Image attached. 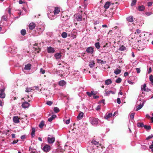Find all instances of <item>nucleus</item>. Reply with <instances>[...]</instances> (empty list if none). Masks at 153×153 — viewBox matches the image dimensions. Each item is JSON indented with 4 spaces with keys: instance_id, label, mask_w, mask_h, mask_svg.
<instances>
[{
    "instance_id": "nucleus-1",
    "label": "nucleus",
    "mask_w": 153,
    "mask_h": 153,
    "mask_svg": "<svg viewBox=\"0 0 153 153\" xmlns=\"http://www.w3.org/2000/svg\"><path fill=\"white\" fill-rule=\"evenodd\" d=\"M91 143L92 147L87 148V150L90 153H100L102 151V147L99 142L95 140H93Z\"/></svg>"
},
{
    "instance_id": "nucleus-2",
    "label": "nucleus",
    "mask_w": 153,
    "mask_h": 153,
    "mask_svg": "<svg viewBox=\"0 0 153 153\" xmlns=\"http://www.w3.org/2000/svg\"><path fill=\"white\" fill-rule=\"evenodd\" d=\"M60 12L59 9L58 7H55L53 11L52 12H51L49 13L48 16V17L51 19H53L57 17L58 15L59 14Z\"/></svg>"
},
{
    "instance_id": "nucleus-3",
    "label": "nucleus",
    "mask_w": 153,
    "mask_h": 153,
    "mask_svg": "<svg viewBox=\"0 0 153 153\" xmlns=\"http://www.w3.org/2000/svg\"><path fill=\"white\" fill-rule=\"evenodd\" d=\"M146 85L145 84H144L143 85H142L141 87V90L142 92V94L140 95L142 97H143L144 96L143 95L144 93L143 92V91H149L150 90L148 88H146Z\"/></svg>"
},
{
    "instance_id": "nucleus-4",
    "label": "nucleus",
    "mask_w": 153,
    "mask_h": 153,
    "mask_svg": "<svg viewBox=\"0 0 153 153\" xmlns=\"http://www.w3.org/2000/svg\"><path fill=\"white\" fill-rule=\"evenodd\" d=\"M77 34V30L76 29H74L73 30L71 33L68 34V36L72 39H74L76 38Z\"/></svg>"
},
{
    "instance_id": "nucleus-5",
    "label": "nucleus",
    "mask_w": 153,
    "mask_h": 153,
    "mask_svg": "<svg viewBox=\"0 0 153 153\" xmlns=\"http://www.w3.org/2000/svg\"><path fill=\"white\" fill-rule=\"evenodd\" d=\"M90 121L91 124L96 125L98 124V119L95 118H90Z\"/></svg>"
},
{
    "instance_id": "nucleus-6",
    "label": "nucleus",
    "mask_w": 153,
    "mask_h": 153,
    "mask_svg": "<svg viewBox=\"0 0 153 153\" xmlns=\"http://www.w3.org/2000/svg\"><path fill=\"white\" fill-rule=\"evenodd\" d=\"M55 72H56V73L57 75L60 76L61 77H62L63 76V71H56V70H55L54 69L53 71H52L50 73L51 74H54Z\"/></svg>"
},
{
    "instance_id": "nucleus-7",
    "label": "nucleus",
    "mask_w": 153,
    "mask_h": 153,
    "mask_svg": "<svg viewBox=\"0 0 153 153\" xmlns=\"http://www.w3.org/2000/svg\"><path fill=\"white\" fill-rule=\"evenodd\" d=\"M5 88H4L0 89V97L1 98H4L5 97V94L4 93Z\"/></svg>"
},
{
    "instance_id": "nucleus-8",
    "label": "nucleus",
    "mask_w": 153,
    "mask_h": 153,
    "mask_svg": "<svg viewBox=\"0 0 153 153\" xmlns=\"http://www.w3.org/2000/svg\"><path fill=\"white\" fill-rule=\"evenodd\" d=\"M82 20V16L81 15H78L74 19V23L76 25L77 23L76 22V21H81Z\"/></svg>"
},
{
    "instance_id": "nucleus-9",
    "label": "nucleus",
    "mask_w": 153,
    "mask_h": 153,
    "mask_svg": "<svg viewBox=\"0 0 153 153\" xmlns=\"http://www.w3.org/2000/svg\"><path fill=\"white\" fill-rule=\"evenodd\" d=\"M50 149L51 147L50 146L47 144L45 145L43 148V150L46 152H49Z\"/></svg>"
},
{
    "instance_id": "nucleus-10",
    "label": "nucleus",
    "mask_w": 153,
    "mask_h": 153,
    "mask_svg": "<svg viewBox=\"0 0 153 153\" xmlns=\"http://www.w3.org/2000/svg\"><path fill=\"white\" fill-rule=\"evenodd\" d=\"M76 3L75 0H68L67 3L68 5L72 6L74 5Z\"/></svg>"
},
{
    "instance_id": "nucleus-11",
    "label": "nucleus",
    "mask_w": 153,
    "mask_h": 153,
    "mask_svg": "<svg viewBox=\"0 0 153 153\" xmlns=\"http://www.w3.org/2000/svg\"><path fill=\"white\" fill-rule=\"evenodd\" d=\"M47 49L48 52L49 53H53L55 51L54 48L51 47H48Z\"/></svg>"
},
{
    "instance_id": "nucleus-12",
    "label": "nucleus",
    "mask_w": 153,
    "mask_h": 153,
    "mask_svg": "<svg viewBox=\"0 0 153 153\" xmlns=\"http://www.w3.org/2000/svg\"><path fill=\"white\" fill-rule=\"evenodd\" d=\"M48 142L49 144L53 143L55 141V138L54 137H48L47 138Z\"/></svg>"
},
{
    "instance_id": "nucleus-13",
    "label": "nucleus",
    "mask_w": 153,
    "mask_h": 153,
    "mask_svg": "<svg viewBox=\"0 0 153 153\" xmlns=\"http://www.w3.org/2000/svg\"><path fill=\"white\" fill-rule=\"evenodd\" d=\"M86 52L92 54L94 51V48L92 47H90L88 48L86 50Z\"/></svg>"
},
{
    "instance_id": "nucleus-14",
    "label": "nucleus",
    "mask_w": 153,
    "mask_h": 153,
    "mask_svg": "<svg viewBox=\"0 0 153 153\" xmlns=\"http://www.w3.org/2000/svg\"><path fill=\"white\" fill-rule=\"evenodd\" d=\"M20 119V117H18V116H14L13 117V121L15 123H17L20 122L19 121Z\"/></svg>"
},
{
    "instance_id": "nucleus-15",
    "label": "nucleus",
    "mask_w": 153,
    "mask_h": 153,
    "mask_svg": "<svg viewBox=\"0 0 153 153\" xmlns=\"http://www.w3.org/2000/svg\"><path fill=\"white\" fill-rule=\"evenodd\" d=\"M29 105V104L27 102H24L22 104V106L24 108H28Z\"/></svg>"
},
{
    "instance_id": "nucleus-16",
    "label": "nucleus",
    "mask_w": 153,
    "mask_h": 153,
    "mask_svg": "<svg viewBox=\"0 0 153 153\" xmlns=\"http://www.w3.org/2000/svg\"><path fill=\"white\" fill-rule=\"evenodd\" d=\"M144 102L143 101L140 103V104L137 106V108L136 109L137 111L139 110L144 105Z\"/></svg>"
},
{
    "instance_id": "nucleus-17",
    "label": "nucleus",
    "mask_w": 153,
    "mask_h": 153,
    "mask_svg": "<svg viewBox=\"0 0 153 153\" xmlns=\"http://www.w3.org/2000/svg\"><path fill=\"white\" fill-rule=\"evenodd\" d=\"M111 94H115V92L111 91H107L106 90L105 93L104 94V95L105 96H108Z\"/></svg>"
},
{
    "instance_id": "nucleus-18",
    "label": "nucleus",
    "mask_w": 153,
    "mask_h": 153,
    "mask_svg": "<svg viewBox=\"0 0 153 153\" xmlns=\"http://www.w3.org/2000/svg\"><path fill=\"white\" fill-rule=\"evenodd\" d=\"M36 26L35 24L34 23L32 22L30 23L29 25V29L30 30H33Z\"/></svg>"
},
{
    "instance_id": "nucleus-19",
    "label": "nucleus",
    "mask_w": 153,
    "mask_h": 153,
    "mask_svg": "<svg viewBox=\"0 0 153 153\" xmlns=\"http://www.w3.org/2000/svg\"><path fill=\"white\" fill-rule=\"evenodd\" d=\"M127 21L129 22H133V17L132 16H130L126 18Z\"/></svg>"
},
{
    "instance_id": "nucleus-20",
    "label": "nucleus",
    "mask_w": 153,
    "mask_h": 153,
    "mask_svg": "<svg viewBox=\"0 0 153 153\" xmlns=\"http://www.w3.org/2000/svg\"><path fill=\"white\" fill-rule=\"evenodd\" d=\"M111 5V2L109 1L106 2L105 4L104 7L105 9H108Z\"/></svg>"
},
{
    "instance_id": "nucleus-21",
    "label": "nucleus",
    "mask_w": 153,
    "mask_h": 153,
    "mask_svg": "<svg viewBox=\"0 0 153 153\" xmlns=\"http://www.w3.org/2000/svg\"><path fill=\"white\" fill-rule=\"evenodd\" d=\"M66 84V82L63 80H61L59 82V85L62 86L65 85Z\"/></svg>"
},
{
    "instance_id": "nucleus-22",
    "label": "nucleus",
    "mask_w": 153,
    "mask_h": 153,
    "mask_svg": "<svg viewBox=\"0 0 153 153\" xmlns=\"http://www.w3.org/2000/svg\"><path fill=\"white\" fill-rule=\"evenodd\" d=\"M56 59H58L61 58V54L60 53H56L54 55Z\"/></svg>"
},
{
    "instance_id": "nucleus-23",
    "label": "nucleus",
    "mask_w": 153,
    "mask_h": 153,
    "mask_svg": "<svg viewBox=\"0 0 153 153\" xmlns=\"http://www.w3.org/2000/svg\"><path fill=\"white\" fill-rule=\"evenodd\" d=\"M31 65L30 64H28L25 66V69L27 70H30L31 68Z\"/></svg>"
},
{
    "instance_id": "nucleus-24",
    "label": "nucleus",
    "mask_w": 153,
    "mask_h": 153,
    "mask_svg": "<svg viewBox=\"0 0 153 153\" xmlns=\"http://www.w3.org/2000/svg\"><path fill=\"white\" fill-rule=\"evenodd\" d=\"M83 114H84L83 112H80L79 114L78 115L77 117V118L78 120L81 119L83 117Z\"/></svg>"
},
{
    "instance_id": "nucleus-25",
    "label": "nucleus",
    "mask_w": 153,
    "mask_h": 153,
    "mask_svg": "<svg viewBox=\"0 0 153 153\" xmlns=\"http://www.w3.org/2000/svg\"><path fill=\"white\" fill-rule=\"evenodd\" d=\"M86 94L89 96L91 97L92 95H94L95 94L94 91H92L91 93L87 92Z\"/></svg>"
},
{
    "instance_id": "nucleus-26",
    "label": "nucleus",
    "mask_w": 153,
    "mask_h": 153,
    "mask_svg": "<svg viewBox=\"0 0 153 153\" xmlns=\"http://www.w3.org/2000/svg\"><path fill=\"white\" fill-rule=\"evenodd\" d=\"M112 115V113H108L107 114H106L104 116V118L105 119H108Z\"/></svg>"
},
{
    "instance_id": "nucleus-27",
    "label": "nucleus",
    "mask_w": 153,
    "mask_h": 153,
    "mask_svg": "<svg viewBox=\"0 0 153 153\" xmlns=\"http://www.w3.org/2000/svg\"><path fill=\"white\" fill-rule=\"evenodd\" d=\"M145 8V7L143 5L139 6L138 7V9L139 11H143Z\"/></svg>"
},
{
    "instance_id": "nucleus-28",
    "label": "nucleus",
    "mask_w": 153,
    "mask_h": 153,
    "mask_svg": "<svg viewBox=\"0 0 153 153\" xmlns=\"http://www.w3.org/2000/svg\"><path fill=\"white\" fill-rule=\"evenodd\" d=\"M111 80L110 79H107L105 81V84L107 85L111 84Z\"/></svg>"
},
{
    "instance_id": "nucleus-29",
    "label": "nucleus",
    "mask_w": 153,
    "mask_h": 153,
    "mask_svg": "<svg viewBox=\"0 0 153 153\" xmlns=\"http://www.w3.org/2000/svg\"><path fill=\"white\" fill-rule=\"evenodd\" d=\"M95 63L93 61H92L89 63V65L90 68H92L94 66Z\"/></svg>"
},
{
    "instance_id": "nucleus-30",
    "label": "nucleus",
    "mask_w": 153,
    "mask_h": 153,
    "mask_svg": "<svg viewBox=\"0 0 153 153\" xmlns=\"http://www.w3.org/2000/svg\"><path fill=\"white\" fill-rule=\"evenodd\" d=\"M121 71V70L119 69H117L114 72V73L116 75L119 74Z\"/></svg>"
},
{
    "instance_id": "nucleus-31",
    "label": "nucleus",
    "mask_w": 153,
    "mask_h": 153,
    "mask_svg": "<svg viewBox=\"0 0 153 153\" xmlns=\"http://www.w3.org/2000/svg\"><path fill=\"white\" fill-rule=\"evenodd\" d=\"M126 48L123 45H122L119 48V50L121 51H123L126 50Z\"/></svg>"
},
{
    "instance_id": "nucleus-32",
    "label": "nucleus",
    "mask_w": 153,
    "mask_h": 153,
    "mask_svg": "<svg viewBox=\"0 0 153 153\" xmlns=\"http://www.w3.org/2000/svg\"><path fill=\"white\" fill-rule=\"evenodd\" d=\"M61 36L62 38H65L67 37V34L65 32H63L62 33Z\"/></svg>"
},
{
    "instance_id": "nucleus-33",
    "label": "nucleus",
    "mask_w": 153,
    "mask_h": 153,
    "mask_svg": "<svg viewBox=\"0 0 153 153\" xmlns=\"http://www.w3.org/2000/svg\"><path fill=\"white\" fill-rule=\"evenodd\" d=\"M95 46L96 48L99 49L100 47V46L99 42L96 43L95 44Z\"/></svg>"
},
{
    "instance_id": "nucleus-34",
    "label": "nucleus",
    "mask_w": 153,
    "mask_h": 153,
    "mask_svg": "<svg viewBox=\"0 0 153 153\" xmlns=\"http://www.w3.org/2000/svg\"><path fill=\"white\" fill-rule=\"evenodd\" d=\"M33 90L30 88H26L25 91L27 92H29L32 91Z\"/></svg>"
},
{
    "instance_id": "nucleus-35",
    "label": "nucleus",
    "mask_w": 153,
    "mask_h": 153,
    "mask_svg": "<svg viewBox=\"0 0 153 153\" xmlns=\"http://www.w3.org/2000/svg\"><path fill=\"white\" fill-rule=\"evenodd\" d=\"M137 126L139 127H143L144 126V125L142 123H138L137 124Z\"/></svg>"
},
{
    "instance_id": "nucleus-36",
    "label": "nucleus",
    "mask_w": 153,
    "mask_h": 153,
    "mask_svg": "<svg viewBox=\"0 0 153 153\" xmlns=\"http://www.w3.org/2000/svg\"><path fill=\"white\" fill-rule=\"evenodd\" d=\"M97 62L100 63L101 64H105L106 63V62L105 61H103L100 59H97Z\"/></svg>"
},
{
    "instance_id": "nucleus-37",
    "label": "nucleus",
    "mask_w": 153,
    "mask_h": 153,
    "mask_svg": "<svg viewBox=\"0 0 153 153\" xmlns=\"http://www.w3.org/2000/svg\"><path fill=\"white\" fill-rule=\"evenodd\" d=\"M44 125V122L43 121H42L40 123V124H39V126L40 128H42L43 127V126Z\"/></svg>"
},
{
    "instance_id": "nucleus-38",
    "label": "nucleus",
    "mask_w": 153,
    "mask_h": 153,
    "mask_svg": "<svg viewBox=\"0 0 153 153\" xmlns=\"http://www.w3.org/2000/svg\"><path fill=\"white\" fill-rule=\"evenodd\" d=\"M21 33L22 35L24 36L26 34V31L25 30L23 29L21 30Z\"/></svg>"
},
{
    "instance_id": "nucleus-39",
    "label": "nucleus",
    "mask_w": 153,
    "mask_h": 153,
    "mask_svg": "<svg viewBox=\"0 0 153 153\" xmlns=\"http://www.w3.org/2000/svg\"><path fill=\"white\" fill-rule=\"evenodd\" d=\"M35 129L34 128H32V131L31 132V135L32 136H34L35 135Z\"/></svg>"
},
{
    "instance_id": "nucleus-40",
    "label": "nucleus",
    "mask_w": 153,
    "mask_h": 153,
    "mask_svg": "<svg viewBox=\"0 0 153 153\" xmlns=\"http://www.w3.org/2000/svg\"><path fill=\"white\" fill-rule=\"evenodd\" d=\"M122 81V79L120 78H117V79L116 80V82L117 83H120Z\"/></svg>"
},
{
    "instance_id": "nucleus-41",
    "label": "nucleus",
    "mask_w": 153,
    "mask_h": 153,
    "mask_svg": "<svg viewBox=\"0 0 153 153\" xmlns=\"http://www.w3.org/2000/svg\"><path fill=\"white\" fill-rule=\"evenodd\" d=\"M27 117V116L25 114H22L19 117L20 119H23Z\"/></svg>"
},
{
    "instance_id": "nucleus-42",
    "label": "nucleus",
    "mask_w": 153,
    "mask_h": 153,
    "mask_svg": "<svg viewBox=\"0 0 153 153\" xmlns=\"http://www.w3.org/2000/svg\"><path fill=\"white\" fill-rule=\"evenodd\" d=\"M143 127L145 129H146L147 130H149L151 128V127L149 126H148L147 125H144Z\"/></svg>"
},
{
    "instance_id": "nucleus-43",
    "label": "nucleus",
    "mask_w": 153,
    "mask_h": 153,
    "mask_svg": "<svg viewBox=\"0 0 153 153\" xmlns=\"http://www.w3.org/2000/svg\"><path fill=\"white\" fill-rule=\"evenodd\" d=\"M53 110L56 113H57L59 111V109L57 107H55L54 108Z\"/></svg>"
},
{
    "instance_id": "nucleus-44",
    "label": "nucleus",
    "mask_w": 153,
    "mask_h": 153,
    "mask_svg": "<svg viewBox=\"0 0 153 153\" xmlns=\"http://www.w3.org/2000/svg\"><path fill=\"white\" fill-rule=\"evenodd\" d=\"M40 72L42 74H44L45 73V70L43 69V68H41L40 69Z\"/></svg>"
},
{
    "instance_id": "nucleus-45",
    "label": "nucleus",
    "mask_w": 153,
    "mask_h": 153,
    "mask_svg": "<svg viewBox=\"0 0 153 153\" xmlns=\"http://www.w3.org/2000/svg\"><path fill=\"white\" fill-rule=\"evenodd\" d=\"M137 0H132V2H131V6L134 5L135 4L136 1H137Z\"/></svg>"
},
{
    "instance_id": "nucleus-46",
    "label": "nucleus",
    "mask_w": 153,
    "mask_h": 153,
    "mask_svg": "<svg viewBox=\"0 0 153 153\" xmlns=\"http://www.w3.org/2000/svg\"><path fill=\"white\" fill-rule=\"evenodd\" d=\"M52 103H53V102H51V101H47V102H46V104L48 105H51L52 104Z\"/></svg>"
},
{
    "instance_id": "nucleus-47",
    "label": "nucleus",
    "mask_w": 153,
    "mask_h": 153,
    "mask_svg": "<svg viewBox=\"0 0 153 153\" xmlns=\"http://www.w3.org/2000/svg\"><path fill=\"white\" fill-rule=\"evenodd\" d=\"M153 137V135L151 134L149 136H148L146 138V140H149V139H151Z\"/></svg>"
},
{
    "instance_id": "nucleus-48",
    "label": "nucleus",
    "mask_w": 153,
    "mask_h": 153,
    "mask_svg": "<svg viewBox=\"0 0 153 153\" xmlns=\"http://www.w3.org/2000/svg\"><path fill=\"white\" fill-rule=\"evenodd\" d=\"M134 113H132L130 116V117L131 119H133L134 117Z\"/></svg>"
},
{
    "instance_id": "nucleus-49",
    "label": "nucleus",
    "mask_w": 153,
    "mask_h": 153,
    "mask_svg": "<svg viewBox=\"0 0 153 153\" xmlns=\"http://www.w3.org/2000/svg\"><path fill=\"white\" fill-rule=\"evenodd\" d=\"M101 108V106L100 105H98L97 106V107L96 108V109L97 111H98Z\"/></svg>"
},
{
    "instance_id": "nucleus-50",
    "label": "nucleus",
    "mask_w": 153,
    "mask_h": 153,
    "mask_svg": "<svg viewBox=\"0 0 153 153\" xmlns=\"http://www.w3.org/2000/svg\"><path fill=\"white\" fill-rule=\"evenodd\" d=\"M117 102L119 104H120L121 103L120 99V98H118L117 99Z\"/></svg>"
},
{
    "instance_id": "nucleus-51",
    "label": "nucleus",
    "mask_w": 153,
    "mask_h": 153,
    "mask_svg": "<svg viewBox=\"0 0 153 153\" xmlns=\"http://www.w3.org/2000/svg\"><path fill=\"white\" fill-rule=\"evenodd\" d=\"M152 14L151 12H146V14L148 16H150Z\"/></svg>"
},
{
    "instance_id": "nucleus-52",
    "label": "nucleus",
    "mask_w": 153,
    "mask_h": 153,
    "mask_svg": "<svg viewBox=\"0 0 153 153\" xmlns=\"http://www.w3.org/2000/svg\"><path fill=\"white\" fill-rule=\"evenodd\" d=\"M152 2H149L147 3V6L149 7L150 6L152 5Z\"/></svg>"
},
{
    "instance_id": "nucleus-53",
    "label": "nucleus",
    "mask_w": 153,
    "mask_h": 153,
    "mask_svg": "<svg viewBox=\"0 0 153 153\" xmlns=\"http://www.w3.org/2000/svg\"><path fill=\"white\" fill-rule=\"evenodd\" d=\"M4 102L1 100H0V106H2L3 105Z\"/></svg>"
},
{
    "instance_id": "nucleus-54",
    "label": "nucleus",
    "mask_w": 153,
    "mask_h": 153,
    "mask_svg": "<svg viewBox=\"0 0 153 153\" xmlns=\"http://www.w3.org/2000/svg\"><path fill=\"white\" fill-rule=\"evenodd\" d=\"M149 148L152 149V151L153 152V145H151L149 146Z\"/></svg>"
},
{
    "instance_id": "nucleus-55",
    "label": "nucleus",
    "mask_w": 153,
    "mask_h": 153,
    "mask_svg": "<svg viewBox=\"0 0 153 153\" xmlns=\"http://www.w3.org/2000/svg\"><path fill=\"white\" fill-rule=\"evenodd\" d=\"M149 79L150 81L153 80V76L152 75H150L149 76Z\"/></svg>"
},
{
    "instance_id": "nucleus-56",
    "label": "nucleus",
    "mask_w": 153,
    "mask_h": 153,
    "mask_svg": "<svg viewBox=\"0 0 153 153\" xmlns=\"http://www.w3.org/2000/svg\"><path fill=\"white\" fill-rule=\"evenodd\" d=\"M70 122V120L68 119V120H67L65 121V123L67 124H68Z\"/></svg>"
},
{
    "instance_id": "nucleus-57",
    "label": "nucleus",
    "mask_w": 153,
    "mask_h": 153,
    "mask_svg": "<svg viewBox=\"0 0 153 153\" xmlns=\"http://www.w3.org/2000/svg\"><path fill=\"white\" fill-rule=\"evenodd\" d=\"M18 141V140H15L14 141H13V142L12 143L13 144H15V143H17Z\"/></svg>"
},
{
    "instance_id": "nucleus-58",
    "label": "nucleus",
    "mask_w": 153,
    "mask_h": 153,
    "mask_svg": "<svg viewBox=\"0 0 153 153\" xmlns=\"http://www.w3.org/2000/svg\"><path fill=\"white\" fill-rule=\"evenodd\" d=\"M151 71H152V68H151V67H150L149 69L148 73L150 74L151 72Z\"/></svg>"
},
{
    "instance_id": "nucleus-59",
    "label": "nucleus",
    "mask_w": 153,
    "mask_h": 153,
    "mask_svg": "<svg viewBox=\"0 0 153 153\" xmlns=\"http://www.w3.org/2000/svg\"><path fill=\"white\" fill-rule=\"evenodd\" d=\"M128 72H125L124 73V76H126L128 75Z\"/></svg>"
},
{
    "instance_id": "nucleus-60",
    "label": "nucleus",
    "mask_w": 153,
    "mask_h": 153,
    "mask_svg": "<svg viewBox=\"0 0 153 153\" xmlns=\"http://www.w3.org/2000/svg\"><path fill=\"white\" fill-rule=\"evenodd\" d=\"M53 119L51 117H50L48 118V120L49 122H51Z\"/></svg>"
},
{
    "instance_id": "nucleus-61",
    "label": "nucleus",
    "mask_w": 153,
    "mask_h": 153,
    "mask_svg": "<svg viewBox=\"0 0 153 153\" xmlns=\"http://www.w3.org/2000/svg\"><path fill=\"white\" fill-rule=\"evenodd\" d=\"M136 32L137 33H139L141 32V30L138 29L137 30Z\"/></svg>"
},
{
    "instance_id": "nucleus-62",
    "label": "nucleus",
    "mask_w": 153,
    "mask_h": 153,
    "mask_svg": "<svg viewBox=\"0 0 153 153\" xmlns=\"http://www.w3.org/2000/svg\"><path fill=\"white\" fill-rule=\"evenodd\" d=\"M128 82L129 83H130V84H132V85L134 84V82H132L131 81H128Z\"/></svg>"
},
{
    "instance_id": "nucleus-63",
    "label": "nucleus",
    "mask_w": 153,
    "mask_h": 153,
    "mask_svg": "<svg viewBox=\"0 0 153 153\" xmlns=\"http://www.w3.org/2000/svg\"><path fill=\"white\" fill-rule=\"evenodd\" d=\"M136 70H137V73H139L140 72V70L138 68H136Z\"/></svg>"
},
{
    "instance_id": "nucleus-64",
    "label": "nucleus",
    "mask_w": 153,
    "mask_h": 153,
    "mask_svg": "<svg viewBox=\"0 0 153 153\" xmlns=\"http://www.w3.org/2000/svg\"><path fill=\"white\" fill-rule=\"evenodd\" d=\"M56 117V116L55 115H53L51 117L53 119L54 118H55Z\"/></svg>"
}]
</instances>
